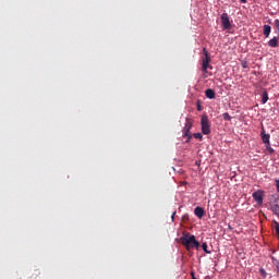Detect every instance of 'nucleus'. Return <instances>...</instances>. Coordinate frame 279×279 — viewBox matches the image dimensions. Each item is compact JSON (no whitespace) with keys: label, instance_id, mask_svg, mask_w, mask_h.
Wrapping results in <instances>:
<instances>
[{"label":"nucleus","instance_id":"nucleus-1","mask_svg":"<svg viewBox=\"0 0 279 279\" xmlns=\"http://www.w3.org/2000/svg\"><path fill=\"white\" fill-rule=\"evenodd\" d=\"M181 244L186 248V251L198 250L199 242L193 234L186 233L180 238Z\"/></svg>","mask_w":279,"mask_h":279},{"label":"nucleus","instance_id":"nucleus-2","mask_svg":"<svg viewBox=\"0 0 279 279\" xmlns=\"http://www.w3.org/2000/svg\"><path fill=\"white\" fill-rule=\"evenodd\" d=\"M203 53L205 58L202 59V71L203 73H207V69H211V66L209 65V62H211V59L206 48L203 49Z\"/></svg>","mask_w":279,"mask_h":279},{"label":"nucleus","instance_id":"nucleus-3","mask_svg":"<svg viewBox=\"0 0 279 279\" xmlns=\"http://www.w3.org/2000/svg\"><path fill=\"white\" fill-rule=\"evenodd\" d=\"M201 125H202V133L204 135H209L210 134V122H209L207 116H202Z\"/></svg>","mask_w":279,"mask_h":279},{"label":"nucleus","instance_id":"nucleus-4","mask_svg":"<svg viewBox=\"0 0 279 279\" xmlns=\"http://www.w3.org/2000/svg\"><path fill=\"white\" fill-rule=\"evenodd\" d=\"M193 123L189 120H186V123L183 128V137H186V143H189L192 140V134L190 131L192 130Z\"/></svg>","mask_w":279,"mask_h":279},{"label":"nucleus","instance_id":"nucleus-5","mask_svg":"<svg viewBox=\"0 0 279 279\" xmlns=\"http://www.w3.org/2000/svg\"><path fill=\"white\" fill-rule=\"evenodd\" d=\"M220 19H221L222 29L223 31L231 29L232 26H231V22L228 13H222Z\"/></svg>","mask_w":279,"mask_h":279},{"label":"nucleus","instance_id":"nucleus-6","mask_svg":"<svg viewBox=\"0 0 279 279\" xmlns=\"http://www.w3.org/2000/svg\"><path fill=\"white\" fill-rule=\"evenodd\" d=\"M263 196H264V192L258 190L256 192L253 193L252 197L254 198V201L258 204L262 205L263 204Z\"/></svg>","mask_w":279,"mask_h":279},{"label":"nucleus","instance_id":"nucleus-7","mask_svg":"<svg viewBox=\"0 0 279 279\" xmlns=\"http://www.w3.org/2000/svg\"><path fill=\"white\" fill-rule=\"evenodd\" d=\"M204 214H205V210H204L202 207H199V206L195 207V209H194V215H195L198 219H202L203 216H204Z\"/></svg>","mask_w":279,"mask_h":279},{"label":"nucleus","instance_id":"nucleus-8","mask_svg":"<svg viewBox=\"0 0 279 279\" xmlns=\"http://www.w3.org/2000/svg\"><path fill=\"white\" fill-rule=\"evenodd\" d=\"M205 96H206V98H208L210 100L215 99V90L211 88L206 89Z\"/></svg>","mask_w":279,"mask_h":279},{"label":"nucleus","instance_id":"nucleus-9","mask_svg":"<svg viewBox=\"0 0 279 279\" xmlns=\"http://www.w3.org/2000/svg\"><path fill=\"white\" fill-rule=\"evenodd\" d=\"M270 209L274 213V215L279 218V205H278V203L271 204Z\"/></svg>","mask_w":279,"mask_h":279},{"label":"nucleus","instance_id":"nucleus-10","mask_svg":"<svg viewBox=\"0 0 279 279\" xmlns=\"http://www.w3.org/2000/svg\"><path fill=\"white\" fill-rule=\"evenodd\" d=\"M262 140L265 145L270 144V135L266 134L264 130L262 132Z\"/></svg>","mask_w":279,"mask_h":279},{"label":"nucleus","instance_id":"nucleus-11","mask_svg":"<svg viewBox=\"0 0 279 279\" xmlns=\"http://www.w3.org/2000/svg\"><path fill=\"white\" fill-rule=\"evenodd\" d=\"M279 39L278 37H274L268 41V45L272 48L278 47Z\"/></svg>","mask_w":279,"mask_h":279},{"label":"nucleus","instance_id":"nucleus-12","mask_svg":"<svg viewBox=\"0 0 279 279\" xmlns=\"http://www.w3.org/2000/svg\"><path fill=\"white\" fill-rule=\"evenodd\" d=\"M270 32H271V27L267 24L264 25V36H265V38H269Z\"/></svg>","mask_w":279,"mask_h":279},{"label":"nucleus","instance_id":"nucleus-13","mask_svg":"<svg viewBox=\"0 0 279 279\" xmlns=\"http://www.w3.org/2000/svg\"><path fill=\"white\" fill-rule=\"evenodd\" d=\"M268 101V94L267 92L265 90L262 95V104L263 105H266V102Z\"/></svg>","mask_w":279,"mask_h":279},{"label":"nucleus","instance_id":"nucleus-14","mask_svg":"<svg viewBox=\"0 0 279 279\" xmlns=\"http://www.w3.org/2000/svg\"><path fill=\"white\" fill-rule=\"evenodd\" d=\"M202 250L206 253V254H211V251L208 250V246L206 244V242L202 243Z\"/></svg>","mask_w":279,"mask_h":279},{"label":"nucleus","instance_id":"nucleus-15","mask_svg":"<svg viewBox=\"0 0 279 279\" xmlns=\"http://www.w3.org/2000/svg\"><path fill=\"white\" fill-rule=\"evenodd\" d=\"M265 146H266V149L268 150V153H269L270 155H272V154L275 153L274 148L270 146V143L265 144Z\"/></svg>","mask_w":279,"mask_h":279},{"label":"nucleus","instance_id":"nucleus-16","mask_svg":"<svg viewBox=\"0 0 279 279\" xmlns=\"http://www.w3.org/2000/svg\"><path fill=\"white\" fill-rule=\"evenodd\" d=\"M274 223H275V230H276V233L278 235V239H279V222L274 220Z\"/></svg>","mask_w":279,"mask_h":279},{"label":"nucleus","instance_id":"nucleus-17","mask_svg":"<svg viewBox=\"0 0 279 279\" xmlns=\"http://www.w3.org/2000/svg\"><path fill=\"white\" fill-rule=\"evenodd\" d=\"M193 137L198 141H203V135L201 133H194Z\"/></svg>","mask_w":279,"mask_h":279},{"label":"nucleus","instance_id":"nucleus-18","mask_svg":"<svg viewBox=\"0 0 279 279\" xmlns=\"http://www.w3.org/2000/svg\"><path fill=\"white\" fill-rule=\"evenodd\" d=\"M222 118H223L225 121H230V120H231V117L229 116L228 112H225V113L222 114Z\"/></svg>","mask_w":279,"mask_h":279},{"label":"nucleus","instance_id":"nucleus-19","mask_svg":"<svg viewBox=\"0 0 279 279\" xmlns=\"http://www.w3.org/2000/svg\"><path fill=\"white\" fill-rule=\"evenodd\" d=\"M241 66H242V69H247V66H248L247 61L246 60H242L241 61Z\"/></svg>","mask_w":279,"mask_h":279},{"label":"nucleus","instance_id":"nucleus-20","mask_svg":"<svg viewBox=\"0 0 279 279\" xmlns=\"http://www.w3.org/2000/svg\"><path fill=\"white\" fill-rule=\"evenodd\" d=\"M274 25L276 26L277 31L279 32V20H275Z\"/></svg>","mask_w":279,"mask_h":279},{"label":"nucleus","instance_id":"nucleus-21","mask_svg":"<svg viewBox=\"0 0 279 279\" xmlns=\"http://www.w3.org/2000/svg\"><path fill=\"white\" fill-rule=\"evenodd\" d=\"M277 192L279 193V179L276 180Z\"/></svg>","mask_w":279,"mask_h":279},{"label":"nucleus","instance_id":"nucleus-22","mask_svg":"<svg viewBox=\"0 0 279 279\" xmlns=\"http://www.w3.org/2000/svg\"><path fill=\"white\" fill-rule=\"evenodd\" d=\"M276 271H277V275H279V260H277Z\"/></svg>","mask_w":279,"mask_h":279},{"label":"nucleus","instance_id":"nucleus-23","mask_svg":"<svg viewBox=\"0 0 279 279\" xmlns=\"http://www.w3.org/2000/svg\"><path fill=\"white\" fill-rule=\"evenodd\" d=\"M191 277H192V279H197V278L195 277L194 271H191Z\"/></svg>","mask_w":279,"mask_h":279},{"label":"nucleus","instance_id":"nucleus-24","mask_svg":"<svg viewBox=\"0 0 279 279\" xmlns=\"http://www.w3.org/2000/svg\"><path fill=\"white\" fill-rule=\"evenodd\" d=\"M174 216H175V211H173V214L171 216L172 221L174 220Z\"/></svg>","mask_w":279,"mask_h":279},{"label":"nucleus","instance_id":"nucleus-25","mask_svg":"<svg viewBox=\"0 0 279 279\" xmlns=\"http://www.w3.org/2000/svg\"><path fill=\"white\" fill-rule=\"evenodd\" d=\"M242 3H246L247 2V0H240Z\"/></svg>","mask_w":279,"mask_h":279},{"label":"nucleus","instance_id":"nucleus-26","mask_svg":"<svg viewBox=\"0 0 279 279\" xmlns=\"http://www.w3.org/2000/svg\"><path fill=\"white\" fill-rule=\"evenodd\" d=\"M197 111H201V105L197 106Z\"/></svg>","mask_w":279,"mask_h":279},{"label":"nucleus","instance_id":"nucleus-27","mask_svg":"<svg viewBox=\"0 0 279 279\" xmlns=\"http://www.w3.org/2000/svg\"><path fill=\"white\" fill-rule=\"evenodd\" d=\"M260 272H262V274H265V270H264L263 268H260Z\"/></svg>","mask_w":279,"mask_h":279},{"label":"nucleus","instance_id":"nucleus-28","mask_svg":"<svg viewBox=\"0 0 279 279\" xmlns=\"http://www.w3.org/2000/svg\"><path fill=\"white\" fill-rule=\"evenodd\" d=\"M229 229L232 230V228L229 226Z\"/></svg>","mask_w":279,"mask_h":279}]
</instances>
